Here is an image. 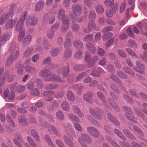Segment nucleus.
I'll list each match as a JSON object with an SVG mask.
<instances>
[{
  "label": "nucleus",
  "mask_w": 147,
  "mask_h": 147,
  "mask_svg": "<svg viewBox=\"0 0 147 147\" xmlns=\"http://www.w3.org/2000/svg\"><path fill=\"white\" fill-rule=\"evenodd\" d=\"M57 72L59 74H61L63 78H66L69 74V67L68 66H60L57 70Z\"/></svg>",
  "instance_id": "1"
},
{
  "label": "nucleus",
  "mask_w": 147,
  "mask_h": 147,
  "mask_svg": "<svg viewBox=\"0 0 147 147\" xmlns=\"http://www.w3.org/2000/svg\"><path fill=\"white\" fill-rule=\"evenodd\" d=\"M81 136L79 137L78 138L79 142L84 147H85L86 145L85 143L86 142H90L92 140L90 137L86 134L83 133L81 134Z\"/></svg>",
  "instance_id": "2"
},
{
  "label": "nucleus",
  "mask_w": 147,
  "mask_h": 147,
  "mask_svg": "<svg viewBox=\"0 0 147 147\" xmlns=\"http://www.w3.org/2000/svg\"><path fill=\"white\" fill-rule=\"evenodd\" d=\"M51 74V72L46 69L41 70L39 73V76L43 78V80L45 82H48L47 80Z\"/></svg>",
  "instance_id": "3"
},
{
  "label": "nucleus",
  "mask_w": 147,
  "mask_h": 147,
  "mask_svg": "<svg viewBox=\"0 0 147 147\" xmlns=\"http://www.w3.org/2000/svg\"><path fill=\"white\" fill-rule=\"evenodd\" d=\"M37 22V19L35 17L33 14H30L28 15L27 18L26 23L27 26H34L36 24Z\"/></svg>",
  "instance_id": "4"
},
{
  "label": "nucleus",
  "mask_w": 147,
  "mask_h": 147,
  "mask_svg": "<svg viewBox=\"0 0 147 147\" xmlns=\"http://www.w3.org/2000/svg\"><path fill=\"white\" fill-rule=\"evenodd\" d=\"M89 112L92 115L98 119H102V117L101 114L102 113V111L100 109L91 108L89 110Z\"/></svg>",
  "instance_id": "5"
},
{
  "label": "nucleus",
  "mask_w": 147,
  "mask_h": 147,
  "mask_svg": "<svg viewBox=\"0 0 147 147\" xmlns=\"http://www.w3.org/2000/svg\"><path fill=\"white\" fill-rule=\"evenodd\" d=\"M136 63L138 67L137 68L136 67L134 66L133 67L134 70L141 74H144V72L143 70L145 68L144 65L138 60L136 61Z\"/></svg>",
  "instance_id": "6"
},
{
  "label": "nucleus",
  "mask_w": 147,
  "mask_h": 147,
  "mask_svg": "<svg viewBox=\"0 0 147 147\" xmlns=\"http://www.w3.org/2000/svg\"><path fill=\"white\" fill-rule=\"evenodd\" d=\"M73 13L75 16L80 15L81 13L82 8L80 5L77 4H74L72 5Z\"/></svg>",
  "instance_id": "7"
},
{
  "label": "nucleus",
  "mask_w": 147,
  "mask_h": 147,
  "mask_svg": "<svg viewBox=\"0 0 147 147\" xmlns=\"http://www.w3.org/2000/svg\"><path fill=\"white\" fill-rule=\"evenodd\" d=\"M93 93L90 92H88L84 93L83 95V98L84 100L89 103H92L93 102L92 97L93 96Z\"/></svg>",
  "instance_id": "8"
},
{
  "label": "nucleus",
  "mask_w": 147,
  "mask_h": 147,
  "mask_svg": "<svg viewBox=\"0 0 147 147\" xmlns=\"http://www.w3.org/2000/svg\"><path fill=\"white\" fill-rule=\"evenodd\" d=\"M48 80V82L53 81L55 82L62 83H63L64 82V80H62L58 76L55 74H53L52 72L51 76H50Z\"/></svg>",
  "instance_id": "9"
},
{
  "label": "nucleus",
  "mask_w": 147,
  "mask_h": 147,
  "mask_svg": "<svg viewBox=\"0 0 147 147\" xmlns=\"http://www.w3.org/2000/svg\"><path fill=\"white\" fill-rule=\"evenodd\" d=\"M88 132L92 136L97 137L99 136V133L98 130L94 127H89L87 128Z\"/></svg>",
  "instance_id": "10"
},
{
  "label": "nucleus",
  "mask_w": 147,
  "mask_h": 147,
  "mask_svg": "<svg viewBox=\"0 0 147 147\" xmlns=\"http://www.w3.org/2000/svg\"><path fill=\"white\" fill-rule=\"evenodd\" d=\"M69 15L71 18L72 21L71 28L74 31H78L80 27L79 26L75 23L74 22H75V20L74 19V16L72 15L71 13H69Z\"/></svg>",
  "instance_id": "11"
},
{
  "label": "nucleus",
  "mask_w": 147,
  "mask_h": 147,
  "mask_svg": "<svg viewBox=\"0 0 147 147\" xmlns=\"http://www.w3.org/2000/svg\"><path fill=\"white\" fill-rule=\"evenodd\" d=\"M17 20L15 19H9L6 22L5 25V29H8L13 28Z\"/></svg>",
  "instance_id": "12"
},
{
  "label": "nucleus",
  "mask_w": 147,
  "mask_h": 147,
  "mask_svg": "<svg viewBox=\"0 0 147 147\" xmlns=\"http://www.w3.org/2000/svg\"><path fill=\"white\" fill-rule=\"evenodd\" d=\"M63 24L61 26V30L62 31H66L69 28V20L68 18H66L65 20H62Z\"/></svg>",
  "instance_id": "13"
},
{
  "label": "nucleus",
  "mask_w": 147,
  "mask_h": 147,
  "mask_svg": "<svg viewBox=\"0 0 147 147\" xmlns=\"http://www.w3.org/2000/svg\"><path fill=\"white\" fill-rule=\"evenodd\" d=\"M44 5V2L42 0H39L36 3L34 11L38 12L42 9Z\"/></svg>",
  "instance_id": "14"
},
{
  "label": "nucleus",
  "mask_w": 147,
  "mask_h": 147,
  "mask_svg": "<svg viewBox=\"0 0 147 147\" xmlns=\"http://www.w3.org/2000/svg\"><path fill=\"white\" fill-rule=\"evenodd\" d=\"M57 18L59 20H65L67 17H65V11L63 8H61L58 11Z\"/></svg>",
  "instance_id": "15"
},
{
  "label": "nucleus",
  "mask_w": 147,
  "mask_h": 147,
  "mask_svg": "<svg viewBox=\"0 0 147 147\" xmlns=\"http://www.w3.org/2000/svg\"><path fill=\"white\" fill-rule=\"evenodd\" d=\"M11 33L3 35L0 37V44L3 45L5 42L8 40L11 37Z\"/></svg>",
  "instance_id": "16"
},
{
  "label": "nucleus",
  "mask_w": 147,
  "mask_h": 147,
  "mask_svg": "<svg viewBox=\"0 0 147 147\" xmlns=\"http://www.w3.org/2000/svg\"><path fill=\"white\" fill-rule=\"evenodd\" d=\"M87 48L92 53L94 54L96 51V49L94 45L91 43H88L86 44Z\"/></svg>",
  "instance_id": "17"
},
{
  "label": "nucleus",
  "mask_w": 147,
  "mask_h": 147,
  "mask_svg": "<svg viewBox=\"0 0 147 147\" xmlns=\"http://www.w3.org/2000/svg\"><path fill=\"white\" fill-rule=\"evenodd\" d=\"M48 129L49 132L51 134H52V131L57 136L60 137V134L59 132L57 130L56 128L54 127L52 125H50L48 128Z\"/></svg>",
  "instance_id": "18"
},
{
  "label": "nucleus",
  "mask_w": 147,
  "mask_h": 147,
  "mask_svg": "<svg viewBox=\"0 0 147 147\" xmlns=\"http://www.w3.org/2000/svg\"><path fill=\"white\" fill-rule=\"evenodd\" d=\"M73 44L74 47L78 49H82L83 47L82 42L79 40H74Z\"/></svg>",
  "instance_id": "19"
},
{
  "label": "nucleus",
  "mask_w": 147,
  "mask_h": 147,
  "mask_svg": "<svg viewBox=\"0 0 147 147\" xmlns=\"http://www.w3.org/2000/svg\"><path fill=\"white\" fill-rule=\"evenodd\" d=\"M34 49V47L32 46L28 47L24 53L23 57H29L32 52Z\"/></svg>",
  "instance_id": "20"
},
{
  "label": "nucleus",
  "mask_w": 147,
  "mask_h": 147,
  "mask_svg": "<svg viewBox=\"0 0 147 147\" xmlns=\"http://www.w3.org/2000/svg\"><path fill=\"white\" fill-rule=\"evenodd\" d=\"M25 69L26 71L33 74H35L37 72V69L33 67L27 66L25 67Z\"/></svg>",
  "instance_id": "21"
},
{
  "label": "nucleus",
  "mask_w": 147,
  "mask_h": 147,
  "mask_svg": "<svg viewBox=\"0 0 147 147\" xmlns=\"http://www.w3.org/2000/svg\"><path fill=\"white\" fill-rule=\"evenodd\" d=\"M133 110L135 113L141 117H144V115L140 107H134Z\"/></svg>",
  "instance_id": "22"
},
{
  "label": "nucleus",
  "mask_w": 147,
  "mask_h": 147,
  "mask_svg": "<svg viewBox=\"0 0 147 147\" xmlns=\"http://www.w3.org/2000/svg\"><path fill=\"white\" fill-rule=\"evenodd\" d=\"M59 87V85L55 84H49L46 87V89L47 90H49L52 89L57 88Z\"/></svg>",
  "instance_id": "23"
},
{
  "label": "nucleus",
  "mask_w": 147,
  "mask_h": 147,
  "mask_svg": "<svg viewBox=\"0 0 147 147\" xmlns=\"http://www.w3.org/2000/svg\"><path fill=\"white\" fill-rule=\"evenodd\" d=\"M63 139L66 143L70 147H74V143L67 136H64Z\"/></svg>",
  "instance_id": "24"
},
{
  "label": "nucleus",
  "mask_w": 147,
  "mask_h": 147,
  "mask_svg": "<svg viewBox=\"0 0 147 147\" xmlns=\"http://www.w3.org/2000/svg\"><path fill=\"white\" fill-rule=\"evenodd\" d=\"M24 23L18 20L16 26V30L18 31H21L22 29H24L23 28Z\"/></svg>",
  "instance_id": "25"
},
{
  "label": "nucleus",
  "mask_w": 147,
  "mask_h": 147,
  "mask_svg": "<svg viewBox=\"0 0 147 147\" xmlns=\"http://www.w3.org/2000/svg\"><path fill=\"white\" fill-rule=\"evenodd\" d=\"M61 108L64 111H68L70 109L69 105L66 101H64L61 105Z\"/></svg>",
  "instance_id": "26"
},
{
  "label": "nucleus",
  "mask_w": 147,
  "mask_h": 147,
  "mask_svg": "<svg viewBox=\"0 0 147 147\" xmlns=\"http://www.w3.org/2000/svg\"><path fill=\"white\" fill-rule=\"evenodd\" d=\"M108 102L111 105L113 108L115 109L118 111V107L115 102L112 99L109 98L107 100Z\"/></svg>",
  "instance_id": "27"
},
{
  "label": "nucleus",
  "mask_w": 147,
  "mask_h": 147,
  "mask_svg": "<svg viewBox=\"0 0 147 147\" xmlns=\"http://www.w3.org/2000/svg\"><path fill=\"white\" fill-rule=\"evenodd\" d=\"M19 52L18 51H16L15 53L11 54L9 56L11 57L12 61H16L19 57Z\"/></svg>",
  "instance_id": "28"
},
{
  "label": "nucleus",
  "mask_w": 147,
  "mask_h": 147,
  "mask_svg": "<svg viewBox=\"0 0 147 147\" xmlns=\"http://www.w3.org/2000/svg\"><path fill=\"white\" fill-rule=\"evenodd\" d=\"M107 116L108 119L114 122L116 125H119V122L114 117L112 114L110 113H108Z\"/></svg>",
  "instance_id": "29"
},
{
  "label": "nucleus",
  "mask_w": 147,
  "mask_h": 147,
  "mask_svg": "<svg viewBox=\"0 0 147 147\" xmlns=\"http://www.w3.org/2000/svg\"><path fill=\"white\" fill-rule=\"evenodd\" d=\"M97 94L98 98H100L103 102V104L106 107H107V102L105 98L104 94L101 92H97Z\"/></svg>",
  "instance_id": "30"
},
{
  "label": "nucleus",
  "mask_w": 147,
  "mask_h": 147,
  "mask_svg": "<svg viewBox=\"0 0 147 147\" xmlns=\"http://www.w3.org/2000/svg\"><path fill=\"white\" fill-rule=\"evenodd\" d=\"M67 99L71 102H73L74 100V96L72 92L70 91H68L67 92Z\"/></svg>",
  "instance_id": "31"
},
{
  "label": "nucleus",
  "mask_w": 147,
  "mask_h": 147,
  "mask_svg": "<svg viewBox=\"0 0 147 147\" xmlns=\"http://www.w3.org/2000/svg\"><path fill=\"white\" fill-rule=\"evenodd\" d=\"M32 40V36L30 35L27 36L24 38L22 42L23 45H28L31 42Z\"/></svg>",
  "instance_id": "32"
},
{
  "label": "nucleus",
  "mask_w": 147,
  "mask_h": 147,
  "mask_svg": "<svg viewBox=\"0 0 147 147\" xmlns=\"http://www.w3.org/2000/svg\"><path fill=\"white\" fill-rule=\"evenodd\" d=\"M57 117L59 120H62L64 119V116L62 112L59 110H58L55 113Z\"/></svg>",
  "instance_id": "33"
},
{
  "label": "nucleus",
  "mask_w": 147,
  "mask_h": 147,
  "mask_svg": "<svg viewBox=\"0 0 147 147\" xmlns=\"http://www.w3.org/2000/svg\"><path fill=\"white\" fill-rule=\"evenodd\" d=\"M88 26H89L91 29L92 30L94 29L96 30H99V28H96V25L95 22L93 20L90 21L88 24Z\"/></svg>",
  "instance_id": "34"
},
{
  "label": "nucleus",
  "mask_w": 147,
  "mask_h": 147,
  "mask_svg": "<svg viewBox=\"0 0 147 147\" xmlns=\"http://www.w3.org/2000/svg\"><path fill=\"white\" fill-rule=\"evenodd\" d=\"M125 116L129 120L131 121L136 123L137 122V119L133 116H131L130 114L126 113H125Z\"/></svg>",
  "instance_id": "35"
},
{
  "label": "nucleus",
  "mask_w": 147,
  "mask_h": 147,
  "mask_svg": "<svg viewBox=\"0 0 147 147\" xmlns=\"http://www.w3.org/2000/svg\"><path fill=\"white\" fill-rule=\"evenodd\" d=\"M30 131L32 136L34 137L35 140L37 141H39L40 138L36 131L34 129H32Z\"/></svg>",
  "instance_id": "36"
},
{
  "label": "nucleus",
  "mask_w": 147,
  "mask_h": 147,
  "mask_svg": "<svg viewBox=\"0 0 147 147\" xmlns=\"http://www.w3.org/2000/svg\"><path fill=\"white\" fill-rule=\"evenodd\" d=\"M59 49L57 48L53 49L50 52V54L53 57H56L59 54Z\"/></svg>",
  "instance_id": "37"
},
{
  "label": "nucleus",
  "mask_w": 147,
  "mask_h": 147,
  "mask_svg": "<svg viewBox=\"0 0 147 147\" xmlns=\"http://www.w3.org/2000/svg\"><path fill=\"white\" fill-rule=\"evenodd\" d=\"M114 132L122 139L123 140H126V138L120 132L119 130L117 129H114Z\"/></svg>",
  "instance_id": "38"
},
{
  "label": "nucleus",
  "mask_w": 147,
  "mask_h": 147,
  "mask_svg": "<svg viewBox=\"0 0 147 147\" xmlns=\"http://www.w3.org/2000/svg\"><path fill=\"white\" fill-rule=\"evenodd\" d=\"M6 119L9 124L12 127H15V124L12 120L11 116L9 114L6 115Z\"/></svg>",
  "instance_id": "39"
},
{
  "label": "nucleus",
  "mask_w": 147,
  "mask_h": 147,
  "mask_svg": "<svg viewBox=\"0 0 147 147\" xmlns=\"http://www.w3.org/2000/svg\"><path fill=\"white\" fill-rule=\"evenodd\" d=\"M67 117L69 119H70L77 122H80L79 118L74 115L70 114H69L67 115Z\"/></svg>",
  "instance_id": "40"
},
{
  "label": "nucleus",
  "mask_w": 147,
  "mask_h": 147,
  "mask_svg": "<svg viewBox=\"0 0 147 147\" xmlns=\"http://www.w3.org/2000/svg\"><path fill=\"white\" fill-rule=\"evenodd\" d=\"M28 14V13L27 11H25L21 13L18 20L24 22Z\"/></svg>",
  "instance_id": "41"
},
{
  "label": "nucleus",
  "mask_w": 147,
  "mask_h": 147,
  "mask_svg": "<svg viewBox=\"0 0 147 147\" xmlns=\"http://www.w3.org/2000/svg\"><path fill=\"white\" fill-rule=\"evenodd\" d=\"M84 67L83 65H76L73 67V69L75 71H79L84 69Z\"/></svg>",
  "instance_id": "42"
},
{
  "label": "nucleus",
  "mask_w": 147,
  "mask_h": 147,
  "mask_svg": "<svg viewBox=\"0 0 147 147\" xmlns=\"http://www.w3.org/2000/svg\"><path fill=\"white\" fill-rule=\"evenodd\" d=\"M7 18V15L5 14H2L0 18V25H2L4 24Z\"/></svg>",
  "instance_id": "43"
},
{
  "label": "nucleus",
  "mask_w": 147,
  "mask_h": 147,
  "mask_svg": "<svg viewBox=\"0 0 147 147\" xmlns=\"http://www.w3.org/2000/svg\"><path fill=\"white\" fill-rule=\"evenodd\" d=\"M96 12L99 14H102L104 12V9L100 5H97L95 7Z\"/></svg>",
  "instance_id": "44"
},
{
  "label": "nucleus",
  "mask_w": 147,
  "mask_h": 147,
  "mask_svg": "<svg viewBox=\"0 0 147 147\" xmlns=\"http://www.w3.org/2000/svg\"><path fill=\"white\" fill-rule=\"evenodd\" d=\"M106 137L107 140L113 146L115 147H120L118 145L116 144L114 141L112 140V139L109 136H106Z\"/></svg>",
  "instance_id": "45"
},
{
  "label": "nucleus",
  "mask_w": 147,
  "mask_h": 147,
  "mask_svg": "<svg viewBox=\"0 0 147 147\" xmlns=\"http://www.w3.org/2000/svg\"><path fill=\"white\" fill-rule=\"evenodd\" d=\"M116 74L117 75L121 78L127 79L128 78L127 75L120 71H117Z\"/></svg>",
  "instance_id": "46"
},
{
  "label": "nucleus",
  "mask_w": 147,
  "mask_h": 147,
  "mask_svg": "<svg viewBox=\"0 0 147 147\" xmlns=\"http://www.w3.org/2000/svg\"><path fill=\"white\" fill-rule=\"evenodd\" d=\"M72 53L71 50L69 49H66L64 53V56L66 59L69 58L71 55Z\"/></svg>",
  "instance_id": "47"
},
{
  "label": "nucleus",
  "mask_w": 147,
  "mask_h": 147,
  "mask_svg": "<svg viewBox=\"0 0 147 147\" xmlns=\"http://www.w3.org/2000/svg\"><path fill=\"white\" fill-rule=\"evenodd\" d=\"M113 36V34L111 32H107L103 36L102 39L104 41H106L109 38Z\"/></svg>",
  "instance_id": "48"
},
{
  "label": "nucleus",
  "mask_w": 147,
  "mask_h": 147,
  "mask_svg": "<svg viewBox=\"0 0 147 147\" xmlns=\"http://www.w3.org/2000/svg\"><path fill=\"white\" fill-rule=\"evenodd\" d=\"M25 29H23L19 32L18 37V40L19 41H21L22 40L25 36Z\"/></svg>",
  "instance_id": "49"
},
{
  "label": "nucleus",
  "mask_w": 147,
  "mask_h": 147,
  "mask_svg": "<svg viewBox=\"0 0 147 147\" xmlns=\"http://www.w3.org/2000/svg\"><path fill=\"white\" fill-rule=\"evenodd\" d=\"M123 69L125 72L128 74L132 75L134 74V71L129 67H123Z\"/></svg>",
  "instance_id": "50"
},
{
  "label": "nucleus",
  "mask_w": 147,
  "mask_h": 147,
  "mask_svg": "<svg viewBox=\"0 0 147 147\" xmlns=\"http://www.w3.org/2000/svg\"><path fill=\"white\" fill-rule=\"evenodd\" d=\"M133 128L135 131L139 134L141 136H143L144 134L142 130L138 126L135 125L133 127Z\"/></svg>",
  "instance_id": "51"
},
{
  "label": "nucleus",
  "mask_w": 147,
  "mask_h": 147,
  "mask_svg": "<svg viewBox=\"0 0 147 147\" xmlns=\"http://www.w3.org/2000/svg\"><path fill=\"white\" fill-rule=\"evenodd\" d=\"M55 32V31L52 30L51 29L48 30L47 32V37L49 39L52 38L54 36Z\"/></svg>",
  "instance_id": "52"
},
{
  "label": "nucleus",
  "mask_w": 147,
  "mask_h": 147,
  "mask_svg": "<svg viewBox=\"0 0 147 147\" xmlns=\"http://www.w3.org/2000/svg\"><path fill=\"white\" fill-rule=\"evenodd\" d=\"M86 73L85 72H83L82 73L78 75L76 78V81H78L82 79L84 77L86 76Z\"/></svg>",
  "instance_id": "53"
},
{
  "label": "nucleus",
  "mask_w": 147,
  "mask_h": 147,
  "mask_svg": "<svg viewBox=\"0 0 147 147\" xmlns=\"http://www.w3.org/2000/svg\"><path fill=\"white\" fill-rule=\"evenodd\" d=\"M27 139L30 144L32 147H37L36 144L31 138L28 136L27 137Z\"/></svg>",
  "instance_id": "54"
},
{
  "label": "nucleus",
  "mask_w": 147,
  "mask_h": 147,
  "mask_svg": "<svg viewBox=\"0 0 147 147\" xmlns=\"http://www.w3.org/2000/svg\"><path fill=\"white\" fill-rule=\"evenodd\" d=\"M93 36L92 34H89L86 35L84 38V40L86 42L91 41L93 39Z\"/></svg>",
  "instance_id": "55"
},
{
  "label": "nucleus",
  "mask_w": 147,
  "mask_h": 147,
  "mask_svg": "<svg viewBox=\"0 0 147 147\" xmlns=\"http://www.w3.org/2000/svg\"><path fill=\"white\" fill-rule=\"evenodd\" d=\"M110 78L119 84H121V82L119 80L118 78L115 75L111 74L110 75Z\"/></svg>",
  "instance_id": "56"
},
{
  "label": "nucleus",
  "mask_w": 147,
  "mask_h": 147,
  "mask_svg": "<svg viewBox=\"0 0 147 147\" xmlns=\"http://www.w3.org/2000/svg\"><path fill=\"white\" fill-rule=\"evenodd\" d=\"M9 74L8 71H6L4 74V77H2V78H0V87L1 86L4 84L5 77L7 76Z\"/></svg>",
  "instance_id": "57"
},
{
  "label": "nucleus",
  "mask_w": 147,
  "mask_h": 147,
  "mask_svg": "<svg viewBox=\"0 0 147 147\" xmlns=\"http://www.w3.org/2000/svg\"><path fill=\"white\" fill-rule=\"evenodd\" d=\"M45 138L47 142L51 146H53L54 144L52 142L49 136L47 134H46L45 136Z\"/></svg>",
  "instance_id": "58"
},
{
  "label": "nucleus",
  "mask_w": 147,
  "mask_h": 147,
  "mask_svg": "<svg viewBox=\"0 0 147 147\" xmlns=\"http://www.w3.org/2000/svg\"><path fill=\"white\" fill-rule=\"evenodd\" d=\"M26 119L25 117L21 115L18 118V121L21 123H24L27 125V123L26 121Z\"/></svg>",
  "instance_id": "59"
},
{
  "label": "nucleus",
  "mask_w": 147,
  "mask_h": 147,
  "mask_svg": "<svg viewBox=\"0 0 147 147\" xmlns=\"http://www.w3.org/2000/svg\"><path fill=\"white\" fill-rule=\"evenodd\" d=\"M114 0H105V4L106 6L109 7L114 4Z\"/></svg>",
  "instance_id": "60"
},
{
  "label": "nucleus",
  "mask_w": 147,
  "mask_h": 147,
  "mask_svg": "<svg viewBox=\"0 0 147 147\" xmlns=\"http://www.w3.org/2000/svg\"><path fill=\"white\" fill-rule=\"evenodd\" d=\"M117 52L119 56L123 57L125 58L127 56L126 54L122 50L119 49L117 50Z\"/></svg>",
  "instance_id": "61"
},
{
  "label": "nucleus",
  "mask_w": 147,
  "mask_h": 147,
  "mask_svg": "<svg viewBox=\"0 0 147 147\" xmlns=\"http://www.w3.org/2000/svg\"><path fill=\"white\" fill-rule=\"evenodd\" d=\"M126 51L130 55L137 57V56L135 54L134 52L129 48H126L125 49Z\"/></svg>",
  "instance_id": "62"
},
{
  "label": "nucleus",
  "mask_w": 147,
  "mask_h": 147,
  "mask_svg": "<svg viewBox=\"0 0 147 147\" xmlns=\"http://www.w3.org/2000/svg\"><path fill=\"white\" fill-rule=\"evenodd\" d=\"M24 66L22 65H20L17 67V72L20 75L23 74V69Z\"/></svg>",
  "instance_id": "63"
},
{
  "label": "nucleus",
  "mask_w": 147,
  "mask_h": 147,
  "mask_svg": "<svg viewBox=\"0 0 147 147\" xmlns=\"http://www.w3.org/2000/svg\"><path fill=\"white\" fill-rule=\"evenodd\" d=\"M55 142L59 147H65L62 141L59 139H56Z\"/></svg>",
  "instance_id": "64"
}]
</instances>
